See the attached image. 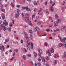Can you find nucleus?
I'll return each instance as SVG.
<instances>
[{
    "instance_id": "nucleus-22",
    "label": "nucleus",
    "mask_w": 66,
    "mask_h": 66,
    "mask_svg": "<svg viewBox=\"0 0 66 66\" xmlns=\"http://www.w3.org/2000/svg\"><path fill=\"white\" fill-rule=\"evenodd\" d=\"M35 17V14H33L32 15V20H33V18H34Z\"/></svg>"
},
{
    "instance_id": "nucleus-50",
    "label": "nucleus",
    "mask_w": 66,
    "mask_h": 66,
    "mask_svg": "<svg viewBox=\"0 0 66 66\" xmlns=\"http://www.w3.org/2000/svg\"><path fill=\"white\" fill-rule=\"evenodd\" d=\"M41 10H38V14H39V13H40V12H41Z\"/></svg>"
},
{
    "instance_id": "nucleus-41",
    "label": "nucleus",
    "mask_w": 66,
    "mask_h": 66,
    "mask_svg": "<svg viewBox=\"0 0 66 66\" xmlns=\"http://www.w3.org/2000/svg\"><path fill=\"white\" fill-rule=\"evenodd\" d=\"M4 18H5V16H4V15H3L2 17V19H4Z\"/></svg>"
},
{
    "instance_id": "nucleus-16",
    "label": "nucleus",
    "mask_w": 66,
    "mask_h": 66,
    "mask_svg": "<svg viewBox=\"0 0 66 66\" xmlns=\"http://www.w3.org/2000/svg\"><path fill=\"white\" fill-rule=\"evenodd\" d=\"M50 9L52 11H53L54 10L53 8V6H51L50 7Z\"/></svg>"
},
{
    "instance_id": "nucleus-12",
    "label": "nucleus",
    "mask_w": 66,
    "mask_h": 66,
    "mask_svg": "<svg viewBox=\"0 0 66 66\" xmlns=\"http://www.w3.org/2000/svg\"><path fill=\"white\" fill-rule=\"evenodd\" d=\"M27 50H30V47L29 45H28L27 46Z\"/></svg>"
},
{
    "instance_id": "nucleus-39",
    "label": "nucleus",
    "mask_w": 66,
    "mask_h": 66,
    "mask_svg": "<svg viewBox=\"0 0 66 66\" xmlns=\"http://www.w3.org/2000/svg\"><path fill=\"white\" fill-rule=\"evenodd\" d=\"M5 9H4L3 10H2V12H5Z\"/></svg>"
},
{
    "instance_id": "nucleus-32",
    "label": "nucleus",
    "mask_w": 66,
    "mask_h": 66,
    "mask_svg": "<svg viewBox=\"0 0 66 66\" xmlns=\"http://www.w3.org/2000/svg\"><path fill=\"white\" fill-rule=\"evenodd\" d=\"M42 62H44V63H45L46 62V60L44 59L42 60Z\"/></svg>"
},
{
    "instance_id": "nucleus-51",
    "label": "nucleus",
    "mask_w": 66,
    "mask_h": 66,
    "mask_svg": "<svg viewBox=\"0 0 66 66\" xmlns=\"http://www.w3.org/2000/svg\"><path fill=\"white\" fill-rule=\"evenodd\" d=\"M49 53L48 54V56H51V54L50 53Z\"/></svg>"
},
{
    "instance_id": "nucleus-31",
    "label": "nucleus",
    "mask_w": 66,
    "mask_h": 66,
    "mask_svg": "<svg viewBox=\"0 0 66 66\" xmlns=\"http://www.w3.org/2000/svg\"><path fill=\"white\" fill-rule=\"evenodd\" d=\"M63 40H64V42H65V43H66V38H63Z\"/></svg>"
},
{
    "instance_id": "nucleus-1",
    "label": "nucleus",
    "mask_w": 66,
    "mask_h": 66,
    "mask_svg": "<svg viewBox=\"0 0 66 66\" xmlns=\"http://www.w3.org/2000/svg\"><path fill=\"white\" fill-rule=\"evenodd\" d=\"M54 49L52 48H51V51H50V50L49 49L46 51L47 53H50L51 52V53H53L54 52Z\"/></svg>"
},
{
    "instance_id": "nucleus-43",
    "label": "nucleus",
    "mask_w": 66,
    "mask_h": 66,
    "mask_svg": "<svg viewBox=\"0 0 66 66\" xmlns=\"http://www.w3.org/2000/svg\"><path fill=\"white\" fill-rule=\"evenodd\" d=\"M38 60L39 62H40L41 61V59H40L38 58Z\"/></svg>"
},
{
    "instance_id": "nucleus-33",
    "label": "nucleus",
    "mask_w": 66,
    "mask_h": 66,
    "mask_svg": "<svg viewBox=\"0 0 66 66\" xmlns=\"http://www.w3.org/2000/svg\"><path fill=\"white\" fill-rule=\"evenodd\" d=\"M6 30V27H5V26L3 28V30L4 31H5V30Z\"/></svg>"
},
{
    "instance_id": "nucleus-52",
    "label": "nucleus",
    "mask_w": 66,
    "mask_h": 66,
    "mask_svg": "<svg viewBox=\"0 0 66 66\" xmlns=\"http://www.w3.org/2000/svg\"><path fill=\"white\" fill-rule=\"evenodd\" d=\"M5 43H6V42H7V41H9V39H5Z\"/></svg>"
},
{
    "instance_id": "nucleus-63",
    "label": "nucleus",
    "mask_w": 66,
    "mask_h": 66,
    "mask_svg": "<svg viewBox=\"0 0 66 66\" xmlns=\"http://www.w3.org/2000/svg\"><path fill=\"white\" fill-rule=\"evenodd\" d=\"M60 31V29H56V31Z\"/></svg>"
},
{
    "instance_id": "nucleus-20",
    "label": "nucleus",
    "mask_w": 66,
    "mask_h": 66,
    "mask_svg": "<svg viewBox=\"0 0 66 66\" xmlns=\"http://www.w3.org/2000/svg\"><path fill=\"white\" fill-rule=\"evenodd\" d=\"M35 29H36V30H37V31H39V28L37 27L35 28Z\"/></svg>"
},
{
    "instance_id": "nucleus-40",
    "label": "nucleus",
    "mask_w": 66,
    "mask_h": 66,
    "mask_svg": "<svg viewBox=\"0 0 66 66\" xmlns=\"http://www.w3.org/2000/svg\"><path fill=\"white\" fill-rule=\"evenodd\" d=\"M55 2H54L53 3V4H52V6H54V5H55Z\"/></svg>"
},
{
    "instance_id": "nucleus-57",
    "label": "nucleus",
    "mask_w": 66,
    "mask_h": 66,
    "mask_svg": "<svg viewBox=\"0 0 66 66\" xmlns=\"http://www.w3.org/2000/svg\"><path fill=\"white\" fill-rule=\"evenodd\" d=\"M50 31V29H47L46 30V31L47 32H49Z\"/></svg>"
},
{
    "instance_id": "nucleus-56",
    "label": "nucleus",
    "mask_w": 66,
    "mask_h": 66,
    "mask_svg": "<svg viewBox=\"0 0 66 66\" xmlns=\"http://www.w3.org/2000/svg\"><path fill=\"white\" fill-rule=\"evenodd\" d=\"M47 35V34H44V35H42V36H46Z\"/></svg>"
},
{
    "instance_id": "nucleus-59",
    "label": "nucleus",
    "mask_w": 66,
    "mask_h": 66,
    "mask_svg": "<svg viewBox=\"0 0 66 66\" xmlns=\"http://www.w3.org/2000/svg\"><path fill=\"white\" fill-rule=\"evenodd\" d=\"M58 20V22L59 23V22H60V21H61V19H59L58 20Z\"/></svg>"
},
{
    "instance_id": "nucleus-23",
    "label": "nucleus",
    "mask_w": 66,
    "mask_h": 66,
    "mask_svg": "<svg viewBox=\"0 0 66 66\" xmlns=\"http://www.w3.org/2000/svg\"><path fill=\"white\" fill-rule=\"evenodd\" d=\"M34 5H36L37 4V2L35 1L34 2Z\"/></svg>"
},
{
    "instance_id": "nucleus-34",
    "label": "nucleus",
    "mask_w": 66,
    "mask_h": 66,
    "mask_svg": "<svg viewBox=\"0 0 66 66\" xmlns=\"http://www.w3.org/2000/svg\"><path fill=\"white\" fill-rule=\"evenodd\" d=\"M26 11H27V12H28V11H31V10H30V9L29 8H28L27 9Z\"/></svg>"
},
{
    "instance_id": "nucleus-45",
    "label": "nucleus",
    "mask_w": 66,
    "mask_h": 66,
    "mask_svg": "<svg viewBox=\"0 0 66 66\" xmlns=\"http://www.w3.org/2000/svg\"><path fill=\"white\" fill-rule=\"evenodd\" d=\"M16 7H20V5H16Z\"/></svg>"
},
{
    "instance_id": "nucleus-18",
    "label": "nucleus",
    "mask_w": 66,
    "mask_h": 66,
    "mask_svg": "<svg viewBox=\"0 0 66 66\" xmlns=\"http://www.w3.org/2000/svg\"><path fill=\"white\" fill-rule=\"evenodd\" d=\"M11 6L13 8L14 7V5L13 4V3H11Z\"/></svg>"
},
{
    "instance_id": "nucleus-9",
    "label": "nucleus",
    "mask_w": 66,
    "mask_h": 66,
    "mask_svg": "<svg viewBox=\"0 0 66 66\" xmlns=\"http://www.w3.org/2000/svg\"><path fill=\"white\" fill-rule=\"evenodd\" d=\"M25 19L26 21H29V18L28 17H26Z\"/></svg>"
},
{
    "instance_id": "nucleus-29",
    "label": "nucleus",
    "mask_w": 66,
    "mask_h": 66,
    "mask_svg": "<svg viewBox=\"0 0 66 66\" xmlns=\"http://www.w3.org/2000/svg\"><path fill=\"white\" fill-rule=\"evenodd\" d=\"M46 11L47 14H49V12H48V10L46 9Z\"/></svg>"
},
{
    "instance_id": "nucleus-27",
    "label": "nucleus",
    "mask_w": 66,
    "mask_h": 66,
    "mask_svg": "<svg viewBox=\"0 0 66 66\" xmlns=\"http://www.w3.org/2000/svg\"><path fill=\"white\" fill-rule=\"evenodd\" d=\"M15 51H16V52H18V49H15L14 50V52H15Z\"/></svg>"
},
{
    "instance_id": "nucleus-58",
    "label": "nucleus",
    "mask_w": 66,
    "mask_h": 66,
    "mask_svg": "<svg viewBox=\"0 0 66 66\" xmlns=\"http://www.w3.org/2000/svg\"><path fill=\"white\" fill-rule=\"evenodd\" d=\"M25 50V52H27V50H26V48H24Z\"/></svg>"
},
{
    "instance_id": "nucleus-10",
    "label": "nucleus",
    "mask_w": 66,
    "mask_h": 66,
    "mask_svg": "<svg viewBox=\"0 0 66 66\" xmlns=\"http://www.w3.org/2000/svg\"><path fill=\"white\" fill-rule=\"evenodd\" d=\"M63 57L64 58H66V52H64V53Z\"/></svg>"
},
{
    "instance_id": "nucleus-25",
    "label": "nucleus",
    "mask_w": 66,
    "mask_h": 66,
    "mask_svg": "<svg viewBox=\"0 0 66 66\" xmlns=\"http://www.w3.org/2000/svg\"><path fill=\"white\" fill-rule=\"evenodd\" d=\"M25 15H27V16H29L28 12L25 13Z\"/></svg>"
},
{
    "instance_id": "nucleus-14",
    "label": "nucleus",
    "mask_w": 66,
    "mask_h": 66,
    "mask_svg": "<svg viewBox=\"0 0 66 66\" xmlns=\"http://www.w3.org/2000/svg\"><path fill=\"white\" fill-rule=\"evenodd\" d=\"M8 31H11V28L9 27L7 29Z\"/></svg>"
},
{
    "instance_id": "nucleus-17",
    "label": "nucleus",
    "mask_w": 66,
    "mask_h": 66,
    "mask_svg": "<svg viewBox=\"0 0 66 66\" xmlns=\"http://www.w3.org/2000/svg\"><path fill=\"white\" fill-rule=\"evenodd\" d=\"M34 54H35V56L36 57L37 56V54L36 53H35V52H33Z\"/></svg>"
},
{
    "instance_id": "nucleus-46",
    "label": "nucleus",
    "mask_w": 66,
    "mask_h": 66,
    "mask_svg": "<svg viewBox=\"0 0 66 66\" xmlns=\"http://www.w3.org/2000/svg\"><path fill=\"white\" fill-rule=\"evenodd\" d=\"M28 9V6L26 7H25V9H26V11Z\"/></svg>"
},
{
    "instance_id": "nucleus-7",
    "label": "nucleus",
    "mask_w": 66,
    "mask_h": 66,
    "mask_svg": "<svg viewBox=\"0 0 66 66\" xmlns=\"http://www.w3.org/2000/svg\"><path fill=\"white\" fill-rule=\"evenodd\" d=\"M38 51L40 54H42V53H43V51H42V50H38Z\"/></svg>"
},
{
    "instance_id": "nucleus-48",
    "label": "nucleus",
    "mask_w": 66,
    "mask_h": 66,
    "mask_svg": "<svg viewBox=\"0 0 66 66\" xmlns=\"http://www.w3.org/2000/svg\"><path fill=\"white\" fill-rule=\"evenodd\" d=\"M60 41L61 42H62V43H63V40L62 39H60Z\"/></svg>"
},
{
    "instance_id": "nucleus-35",
    "label": "nucleus",
    "mask_w": 66,
    "mask_h": 66,
    "mask_svg": "<svg viewBox=\"0 0 66 66\" xmlns=\"http://www.w3.org/2000/svg\"><path fill=\"white\" fill-rule=\"evenodd\" d=\"M31 55L30 54H29L28 55V57H31Z\"/></svg>"
},
{
    "instance_id": "nucleus-6",
    "label": "nucleus",
    "mask_w": 66,
    "mask_h": 66,
    "mask_svg": "<svg viewBox=\"0 0 66 66\" xmlns=\"http://www.w3.org/2000/svg\"><path fill=\"white\" fill-rule=\"evenodd\" d=\"M31 48L32 49H33V43H31Z\"/></svg>"
},
{
    "instance_id": "nucleus-54",
    "label": "nucleus",
    "mask_w": 66,
    "mask_h": 66,
    "mask_svg": "<svg viewBox=\"0 0 66 66\" xmlns=\"http://www.w3.org/2000/svg\"><path fill=\"white\" fill-rule=\"evenodd\" d=\"M52 35L53 36H55L56 35V34L55 33H53Z\"/></svg>"
},
{
    "instance_id": "nucleus-55",
    "label": "nucleus",
    "mask_w": 66,
    "mask_h": 66,
    "mask_svg": "<svg viewBox=\"0 0 66 66\" xmlns=\"http://www.w3.org/2000/svg\"><path fill=\"white\" fill-rule=\"evenodd\" d=\"M12 21L13 24H14V20H12Z\"/></svg>"
},
{
    "instance_id": "nucleus-11",
    "label": "nucleus",
    "mask_w": 66,
    "mask_h": 66,
    "mask_svg": "<svg viewBox=\"0 0 66 66\" xmlns=\"http://www.w3.org/2000/svg\"><path fill=\"white\" fill-rule=\"evenodd\" d=\"M59 47H62V46H63V44L62 43H60L59 44Z\"/></svg>"
},
{
    "instance_id": "nucleus-2",
    "label": "nucleus",
    "mask_w": 66,
    "mask_h": 66,
    "mask_svg": "<svg viewBox=\"0 0 66 66\" xmlns=\"http://www.w3.org/2000/svg\"><path fill=\"white\" fill-rule=\"evenodd\" d=\"M3 24L5 27L6 26H7L8 25V22H6V20H5L4 21Z\"/></svg>"
},
{
    "instance_id": "nucleus-26",
    "label": "nucleus",
    "mask_w": 66,
    "mask_h": 66,
    "mask_svg": "<svg viewBox=\"0 0 66 66\" xmlns=\"http://www.w3.org/2000/svg\"><path fill=\"white\" fill-rule=\"evenodd\" d=\"M29 24L30 25V26H32V23H31V21H29Z\"/></svg>"
},
{
    "instance_id": "nucleus-60",
    "label": "nucleus",
    "mask_w": 66,
    "mask_h": 66,
    "mask_svg": "<svg viewBox=\"0 0 66 66\" xmlns=\"http://www.w3.org/2000/svg\"><path fill=\"white\" fill-rule=\"evenodd\" d=\"M22 9H23L24 10H25V7H22Z\"/></svg>"
},
{
    "instance_id": "nucleus-28",
    "label": "nucleus",
    "mask_w": 66,
    "mask_h": 66,
    "mask_svg": "<svg viewBox=\"0 0 66 66\" xmlns=\"http://www.w3.org/2000/svg\"><path fill=\"white\" fill-rule=\"evenodd\" d=\"M57 63H56V60H55L54 61V64L55 65H56V64H57Z\"/></svg>"
},
{
    "instance_id": "nucleus-62",
    "label": "nucleus",
    "mask_w": 66,
    "mask_h": 66,
    "mask_svg": "<svg viewBox=\"0 0 66 66\" xmlns=\"http://www.w3.org/2000/svg\"><path fill=\"white\" fill-rule=\"evenodd\" d=\"M9 52H12L13 51V50H9Z\"/></svg>"
},
{
    "instance_id": "nucleus-42",
    "label": "nucleus",
    "mask_w": 66,
    "mask_h": 66,
    "mask_svg": "<svg viewBox=\"0 0 66 66\" xmlns=\"http://www.w3.org/2000/svg\"><path fill=\"white\" fill-rule=\"evenodd\" d=\"M29 33H32V31L31 30H29Z\"/></svg>"
},
{
    "instance_id": "nucleus-44",
    "label": "nucleus",
    "mask_w": 66,
    "mask_h": 66,
    "mask_svg": "<svg viewBox=\"0 0 66 66\" xmlns=\"http://www.w3.org/2000/svg\"><path fill=\"white\" fill-rule=\"evenodd\" d=\"M50 4H51V3H52V0H50Z\"/></svg>"
},
{
    "instance_id": "nucleus-5",
    "label": "nucleus",
    "mask_w": 66,
    "mask_h": 66,
    "mask_svg": "<svg viewBox=\"0 0 66 66\" xmlns=\"http://www.w3.org/2000/svg\"><path fill=\"white\" fill-rule=\"evenodd\" d=\"M1 49L2 51H4L5 49L4 46H2Z\"/></svg>"
},
{
    "instance_id": "nucleus-24",
    "label": "nucleus",
    "mask_w": 66,
    "mask_h": 66,
    "mask_svg": "<svg viewBox=\"0 0 66 66\" xmlns=\"http://www.w3.org/2000/svg\"><path fill=\"white\" fill-rule=\"evenodd\" d=\"M22 57L23 59L24 60H26V58H26V56L25 55H23V56Z\"/></svg>"
},
{
    "instance_id": "nucleus-4",
    "label": "nucleus",
    "mask_w": 66,
    "mask_h": 66,
    "mask_svg": "<svg viewBox=\"0 0 66 66\" xmlns=\"http://www.w3.org/2000/svg\"><path fill=\"white\" fill-rule=\"evenodd\" d=\"M54 58H55V59H56V57H59V55H58V54H55L54 55Z\"/></svg>"
},
{
    "instance_id": "nucleus-8",
    "label": "nucleus",
    "mask_w": 66,
    "mask_h": 66,
    "mask_svg": "<svg viewBox=\"0 0 66 66\" xmlns=\"http://www.w3.org/2000/svg\"><path fill=\"white\" fill-rule=\"evenodd\" d=\"M25 37L26 38V39L28 41L29 40V37H28V35H27V36H26Z\"/></svg>"
},
{
    "instance_id": "nucleus-3",
    "label": "nucleus",
    "mask_w": 66,
    "mask_h": 66,
    "mask_svg": "<svg viewBox=\"0 0 66 66\" xmlns=\"http://www.w3.org/2000/svg\"><path fill=\"white\" fill-rule=\"evenodd\" d=\"M19 13H17L15 15V18H18V17H19Z\"/></svg>"
},
{
    "instance_id": "nucleus-49",
    "label": "nucleus",
    "mask_w": 66,
    "mask_h": 66,
    "mask_svg": "<svg viewBox=\"0 0 66 66\" xmlns=\"http://www.w3.org/2000/svg\"><path fill=\"white\" fill-rule=\"evenodd\" d=\"M16 11L17 12V13H19V9H18Z\"/></svg>"
},
{
    "instance_id": "nucleus-13",
    "label": "nucleus",
    "mask_w": 66,
    "mask_h": 66,
    "mask_svg": "<svg viewBox=\"0 0 66 66\" xmlns=\"http://www.w3.org/2000/svg\"><path fill=\"white\" fill-rule=\"evenodd\" d=\"M1 27H2V28H3L4 27H5V26L4 25V24H1Z\"/></svg>"
},
{
    "instance_id": "nucleus-36",
    "label": "nucleus",
    "mask_w": 66,
    "mask_h": 66,
    "mask_svg": "<svg viewBox=\"0 0 66 66\" xmlns=\"http://www.w3.org/2000/svg\"><path fill=\"white\" fill-rule=\"evenodd\" d=\"M14 58L15 57H13L10 60H11L13 61V60Z\"/></svg>"
},
{
    "instance_id": "nucleus-61",
    "label": "nucleus",
    "mask_w": 66,
    "mask_h": 66,
    "mask_svg": "<svg viewBox=\"0 0 66 66\" xmlns=\"http://www.w3.org/2000/svg\"><path fill=\"white\" fill-rule=\"evenodd\" d=\"M38 64L39 66H40L41 65V64L40 63H38Z\"/></svg>"
},
{
    "instance_id": "nucleus-38",
    "label": "nucleus",
    "mask_w": 66,
    "mask_h": 66,
    "mask_svg": "<svg viewBox=\"0 0 66 66\" xmlns=\"http://www.w3.org/2000/svg\"><path fill=\"white\" fill-rule=\"evenodd\" d=\"M37 25H40V24H41V22H38L37 23Z\"/></svg>"
},
{
    "instance_id": "nucleus-30",
    "label": "nucleus",
    "mask_w": 66,
    "mask_h": 66,
    "mask_svg": "<svg viewBox=\"0 0 66 66\" xmlns=\"http://www.w3.org/2000/svg\"><path fill=\"white\" fill-rule=\"evenodd\" d=\"M55 17L56 18H59V16H58L57 14H56L55 15Z\"/></svg>"
},
{
    "instance_id": "nucleus-47",
    "label": "nucleus",
    "mask_w": 66,
    "mask_h": 66,
    "mask_svg": "<svg viewBox=\"0 0 66 66\" xmlns=\"http://www.w3.org/2000/svg\"><path fill=\"white\" fill-rule=\"evenodd\" d=\"M38 56H39V57H40L41 56V54H40V53H39L38 55Z\"/></svg>"
},
{
    "instance_id": "nucleus-53",
    "label": "nucleus",
    "mask_w": 66,
    "mask_h": 66,
    "mask_svg": "<svg viewBox=\"0 0 66 66\" xmlns=\"http://www.w3.org/2000/svg\"><path fill=\"white\" fill-rule=\"evenodd\" d=\"M49 18L50 20H52V18H51V16H49Z\"/></svg>"
},
{
    "instance_id": "nucleus-64",
    "label": "nucleus",
    "mask_w": 66,
    "mask_h": 66,
    "mask_svg": "<svg viewBox=\"0 0 66 66\" xmlns=\"http://www.w3.org/2000/svg\"><path fill=\"white\" fill-rule=\"evenodd\" d=\"M39 16H37L36 17V19H38V18H39Z\"/></svg>"
},
{
    "instance_id": "nucleus-37",
    "label": "nucleus",
    "mask_w": 66,
    "mask_h": 66,
    "mask_svg": "<svg viewBox=\"0 0 66 66\" xmlns=\"http://www.w3.org/2000/svg\"><path fill=\"white\" fill-rule=\"evenodd\" d=\"M46 58V60H49L50 59L49 57L48 56H47Z\"/></svg>"
},
{
    "instance_id": "nucleus-19",
    "label": "nucleus",
    "mask_w": 66,
    "mask_h": 66,
    "mask_svg": "<svg viewBox=\"0 0 66 66\" xmlns=\"http://www.w3.org/2000/svg\"><path fill=\"white\" fill-rule=\"evenodd\" d=\"M44 45L45 46V47H47V46H48V43H47V42H46L44 44Z\"/></svg>"
},
{
    "instance_id": "nucleus-21",
    "label": "nucleus",
    "mask_w": 66,
    "mask_h": 66,
    "mask_svg": "<svg viewBox=\"0 0 66 66\" xmlns=\"http://www.w3.org/2000/svg\"><path fill=\"white\" fill-rule=\"evenodd\" d=\"M27 43L28 45H29L30 46V43H31L29 41H27Z\"/></svg>"
},
{
    "instance_id": "nucleus-15",
    "label": "nucleus",
    "mask_w": 66,
    "mask_h": 66,
    "mask_svg": "<svg viewBox=\"0 0 66 66\" xmlns=\"http://www.w3.org/2000/svg\"><path fill=\"white\" fill-rule=\"evenodd\" d=\"M55 26H58V23H57V22H55Z\"/></svg>"
}]
</instances>
